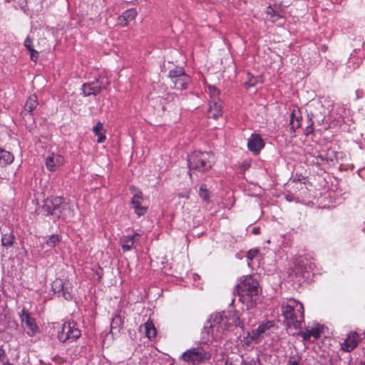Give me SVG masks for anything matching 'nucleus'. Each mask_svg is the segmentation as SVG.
I'll list each match as a JSON object with an SVG mask.
<instances>
[{
  "label": "nucleus",
  "instance_id": "48",
  "mask_svg": "<svg viewBox=\"0 0 365 365\" xmlns=\"http://www.w3.org/2000/svg\"><path fill=\"white\" fill-rule=\"evenodd\" d=\"M168 97L171 98L172 99H173L174 98V94H169Z\"/></svg>",
  "mask_w": 365,
  "mask_h": 365
},
{
  "label": "nucleus",
  "instance_id": "18",
  "mask_svg": "<svg viewBox=\"0 0 365 365\" xmlns=\"http://www.w3.org/2000/svg\"><path fill=\"white\" fill-rule=\"evenodd\" d=\"M135 236H139V234L135 233L132 235L123 236L120 238V245L124 252L129 251L133 247L135 243L134 238Z\"/></svg>",
  "mask_w": 365,
  "mask_h": 365
},
{
  "label": "nucleus",
  "instance_id": "13",
  "mask_svg": "<svg viewBox=\"0 0 365 365\" xmlns=\"http://www.w3.org/2000/svg\"><path fill=\"white\" fill-rule=\"evenodd\" d=\"M227 321V319L225 316L224 312L215 313L210 316V319L207 321V322L210 324L209 329H210L216 325H219L222 328H225Z\"/></svg>",
  "mask_w": 365,
  "mask_h": 365
},
{
  "label": "nucleus",
  "instance_id": "11",
  "mask_svg": "<svg viewBox=\"0 0 365 365\" xmlns=\"http://www.w3.org/2000/svg\"><path fill=\"white\" fill-rule=\"evenodd\" d=\"M63 163V158L61 155L52 153L46 158L45 165L49 171H55Z\"/></svg>",
  "mask_w": 365,
  "mask_h": 365
},
{
  "label": "nucleus",
  "instance_id": "32",
  "mask_svg": "<svg viewBox=\"0 0 365 365\" xmlns=\"http://www.w3.org/2000/svg\"><path fill=\"white\" fill-rule=\"evenodd\" d=\"M199 195L204 201H208L210 198L209 191L205 185L202 184L199 190Z\"/></svg>",
  "mask_w": 365,
  "mask_h": 365
},
{
  "label": "nucleus",
  "instance_id": "33",
  "mask_svg": "<svg viewBox=\"0 0 365 365\" xmlns=\"http://www.w3.org/2000/svg\"><path fill=\"white\" fill-rule=\"evenodd\" d=\"M287 365H303L301 356L298 354L289 356Z\"/></svg>",
  "mask_w": 365,
  "mask_h": 365
},
{
  "label": "nucleus",
  "instance_id": "5",
  "mask_svg": "<svg viewBox=\"0 0 365 365\" xmlns=\"http://www.w3.org/2000/svg\"><path fill=\"white\" fill-rule=\"evenodd\" d=\"M211 354L202 347L190 348L182 353L180 359L188 364L197 365L210 359Z\"/></svg>",
  "mask_w": 365,
  "mask_h": 365
},
{
  "label": "nucleus",
  "instance_id": "44",
  "mask_svg": "<svg viewBox=\"0 0 365 365\" xmlns=\"http://www.w3.org/2000/svg\"><path fill=\"white\" fill-rule=\"evenodd\" d=\"M313 132V126L312 125H310L307 127L306 128V135H309Z\"/></svg>",
  "mask_w": 365,
  "mask_h": 365
},
{
  "label": "nucleus",
  "instance_id": "23",
  "mask_svg": "<svg viewBox=\"0 0 365 365\" xmlns=\"http://www.w3.org/2000/svg\"><path fill=\"white\" fill-rule=\"evenodd\" d=\"M13 160L14 156L11 153L0 148V167H4Z\"/></svg>",
  "mask_w": 365,
  "mask_h": 365
},
{
  "label": "nucleus",
  "instance_id": "38",
  "mask_svg": "<svg viewBox=\"0 0 365 365\" xmlns=\"http://www.w3.org/2000/svg\"><path fill=\"white\" fill-rule=\"evenodd\" d=\"M230 319L232 320V323L235 327H242V322L238 317L232 315L231 317H230Z\"/></svg>",
  "mask_w": 365,
  "mask_h": 365
},
{
  "label": "nucleus",
  "instance_id": "50",
  "mask_svg": "<svg viewBox=\"0 0 365 365\" xmlns=\"http://www.w3.org/2000/svg\"><path fill=\"white\" fill-rule=\"evenodd\" d=\"M228 363H229V361H228V360H227L226 362H225V364L228 365Z\"/></svg>",
  "mask_w": 365,
  "mask_h": 365
},
{
  "label": "nucleus",
  "instance_id": "51",
  "mask_svg": "<svg viewBox=\"0 0 365 365\" xmlns=\"http://www.w3.org/2000/svg\"><path fill=\"white\" fill-rule=\"evenodd\" d=\"M328 341H329V343H328L329 345H331V343L329 342L330 339H329Z\"/></svg>",
  "mask_w": 365,
  "mask_h": 365
},
{
  "label": "nucleus",
  "instance_id": "43",
  "mask_svg": "<svg viewBox=\"0 0 365 365\" xmlns=\"http://www.w3.org/2000/svg\"><path fill=\"white\" fill-rule=\"evenodd\" d=\"M241 365H256L254 360L243 361Z\"/></svg>",
  "mask_w": 365,
  "mask_h": 365
},
{
  "label": "nucleus",
  "instance_id": "31",
  "mask_svg": "<svg viewBox=\"0 0 365 365\" xmlns=\"http://www.w3.org/2000/svg\"><path fill=\"white\" fill-rule=\"evenodd\" d=\"M250 334L251 335V339L253 340V342L256 344L261 342L264 337L263 334L259 331L257 328L256 329H253Z\"/></svg>",
  "mask_w": 365,
  "mask_h": 365
},
{
  "label": "nucleus",
  "instance_id": "24",
  "mask_svg": "<svg viewBox=\"0 0 365 365\" xmlns=\"http://www.w3.org/2000/svg\"><path fill=\"white\" fill-rule=\"evenodd\" d=\"M301 336L304 340H309L312 336L317 339L319 338V326L311 329H307L306 331L301 334Z\"/></svg>",
  "mask_w": 365,
  "mask_h": 365
},
{
  "label": "nucleus",
  "instance_id": "4",
  "mask_svg": "<svg viewBox=\"0 0 365 365\" xmlns=\"http://www.w3.org/2000/svg\"><path fill=\"white\" fill-rule=\"evenodd\" d=\"M214 163L211 153L195 151L188 155L187 165L190 170L205 172L209 170Z\"/></svg>",
  "mask_w": 365,
  "mask_h": 365
},
{
  "label": "nucleus",
  "instance_id": "37",
  "mask_svg": "<svg viewBox=\"0 0 365 365\" xmlns=\"http://www.w3.org/2000/svg\"><path fill=\"white\" fill-rule=\"evenodd\" d=\"M103 125L102 123L101 122H98L97 123V124L93 127V133L96 134V135H98L99 133H101V130H103Z\"/></svg>",
  "mask_w": 365,
  "mask_h": 365
},
{
  "label": "nucleus",
  "instance_id": "16",
  "mask_svg": "<svg viewBox=\"0 0 365 365\" xmlns=\"http://www.w3.org/2000/svg\"><path fill=\"white\" fill-rule=\"evenodd\" d=\"M142 200L143 197L141 192L135 194L131 200L133 208L134 209L135 214L138 216H142L147 212V207L141 205Z\"/></svg>",
  "mask_w": 365,
  "mask_h": 365
},
{
  "label": "nucleus",
  "instance_id": "45",
  "mask_svg": "<svg viewBox=\"0 0 365 365\" xmlns=\"http://www.w3.org/2000/svg\"><path fill=\"white\" fill-rule=\"evenodd\" d=\"M259 232H260V229H259V227H254V228L252 229V233H253V234H255V235H258V234H259Z\"/></svg>",
  "mask_w": 365,
  "mask_h": 365
},
{
  "label": "nucleus",
  "instance_id": "49",
  "mask_svg": "<svg viewBox=\"0 0 365 365\" xmlns=\"http://www.w3.org/2000/svg\"><path fill=\"white\" fill-rule=\"evenodd\" d=\"M3 365H10L9 363H4Z\"/></svg>",
  "mask_w": 365,
  "mask_h": 365
},
{
  "label": "nucleus",
  "instance_id": "2",
  "mask_svg": "<svg viewBox=\"0 0 365 365\" xmlns=\"http://www.w3.org/2000/svg\"><path fill=\"white\" fill-rule=\"evenodd\" d=\"M42 208L48 215H53L64 220H69L74 215L72 206L68 202H65L62 197H48L44 200Z\"/></svg>",
  "mask_w": 365,
  "mask_h": 365
},
{
  "label": "nucleus",
  "instance_id": "41",
  "mask_svg": "<svg viewBox=\"0 0 365 365\" xmlns=\"http://www.w3.org/2000/svg\"><path fill=\"white\" fill-rule=\"evenodd\" d=\"M243 342L245 343V344L247 346L250 345L252 342H253V340L251 339V335L250 334V333L248 334L247 336L244 337Z\"/></svg>",
  "mask_w": 365,
  "mask_h": 365
},
{
  "label": "nucleus",
  "instance_id": "26",
  "mask_svg": "<svg viewBox=\"0 0 365 365\" xmlns=\"http://www.w3.org/2000/svg\"><path fill=\"white\" fill-rule=\"evenodd\" d=\"M37 97L35 95L30 96L24 106V113H31L37 106Z\"/></svg>",
  "mask_w": 365,
  "mask_h": 365
},
{
  "label": "nucleus",
  "instance_id": "25",
  "mask_svg": "<svg viewBox=\"0 0 365 365\" xmlns=\"http://www.w3.org/2000/svg\"><path fill=\"white\" fill-rule=\"evenodd\" d=\"M143 327L145 329V336L149 339H154L156 336L157 331L153 322L148 321L147 322L143 324Z\"/></svg>",
  "mask_w": 365,
  "mask_h": 365
},
{
  "label": "nucleus",
  "instance_id": "29",
  "mask_svg": "<svg viewBox=\"0 0 365 365\" xmlns=\"http://www.w3.org/2000/svg\"><path fill=\"white\" fill-rule=\"evenodd\" d=\"M61 237L58 235H51L46 240L45 244L49 247H53L59 243Z\"/></svg>",
  "mask_w": 365,
  "mask_h": 365
},
{
  "label": "nucleus",
  "instance_id": "35",
  "mask_svg": "<svg viewBox=\"0 0 365 365\" xmlns=\"http://www.w3.org/2000/svg\"><path fill=\"white\" fill-rule=\"evenodd\" d=\"M209 91L212 100L217 99V96L219 95V91L214 86H209Z\"/></svg>",
  "mask_w": 365,
  "mask_h": 365
},
{
  "label": "nucleus",
  "instance_id": "9",
  "mask_svg": "<svg viewBox=\"0 0 365 365\" xmlns=\"http://www.w3.org/2000/svg\"><path fill=\"white\" fill-rule=\"evenodd\" d=\"M360 336L356 331H350L344 342L341 344V349L350 352L353 351L360 341Z\"/></svg>",
  "mask_w": 365,
  "mask_h": 365
},
{
  "label": "nucleus",
  "instance_id": "20",
  "mask_svg": "<svg viewBox=\"0 0 365 365\" xmlns=\"http://www.w3.org/2000/svg\"><path fill=\"white\" fill-rule=\"evenodd\" d=\"M123 326V319L119 313L116 314L110 323L111 333H119Z\"/></svg>",
  "mask_w": 365,
  "mask_h": 365
},
{
  "label": "nucleus",
  "instance_id": "39",
  "mask_svg": "<svg viewBox=\"0 0 365 365\" xmlns=\"http://www.w3.org/2000/svg\"><path fill=\"white\" fill-rule=\"evenodd\" d=\"M330 334H331V332L329 331V329L327 327H325L324 325H321V335L324 334V337L327 339L329 337V335Z\"/></svg>",
  "mask_w": 365,
  "mask_h": 365
},
{
  "label": "nucleus",
  "instance_id": "36",
  "mask_svg": "<svg viewBox=\"0 0 365 365\" xmlns=\"http://www.w3.org/2000/svg\"><path fill=\"white\" fill-rule=\"evenodd\" d=\"M259 253V250L257 249H252L248 251L247 253V257L250 260H252L253 258Z\"/></svg>",
  "mask_w": 365,
  "mask_h": 365
},
{
  "label": "nucleus",
  "instance_id": "27",
  "mask_svg": "<svg viewBox=\"0 0 365 365\" xmlns=\"http://www.w3.org/2000/svg\"><path fill=\"white\" fill-rule=\"evenodd\" d=\"M274 327V323L272 321H268L266 323L260 324L257 329L261 331L264 336L270 334L269 330Z\"/></svg>",
  "mask_w": 365,
  "mask_h": 365
},
{
  "label": "nucleus",
  "instance_id": "40",
  "mask_svg": "<svg viewBox=\"0 0 365 365\" xmlns=\"http://www.w3.org/2000/svg\"><path fill=\"white\" fill-rule=\"evenodd\" d=\"M257 83V80L255 78H252L250 79L249 81L246 82L245 85L247 86L248 87H252V86H256Z\"/></svg>",
  "mask_w": 365,
  "mask_h": 365
},
{
  "label": "nucleus",
  "instance_id": "8",
  "mask_svg": "<svg viewBox=\"0 0 365 365\" xmlns=\"http://www.w3.org/2000/svg\"><path fill=\"white\" fill-rule=\"evenodd\" d=\"M52 289L54 293H58L66 300H71L72 295L69 291L70 287L68 283H65L62 279H56L52 284Z\"/></svg>",
  "mask_w": 365,
  "mask_h": 365
},
{
  "label": "nucleus",
  "instance_id": "19",
  "mask_svg": "<svg viewBox=\"0 0 365 365\" xmlns=\"http://www.w3.org/2000/svg\"><path fill=\"white\" fill-rule=\"evenodd\" d=\"M173 83V88L183 90L187 88V84L190 82V77L188 75L182 76L171 81Z\"/></svg>",
  "mask_w": 365,
  "mask_h": 365
},
{
  "label": "nucleus",
  "instance_id": "7",
  "mask_svg": "<svg viewBox=\"0 0 365 365\" xmlns=\"http://www.w3.org/2000/svg\"><path fill=\"white\" fill-rule=\"evenodd\" d=\"M21 318V326L26 334L31 336L35 335L38 331L35 319L31 316V314L26 308H24L21 313H19Z\"/></svg>",
  "mask_w": 365,
  "mask_h": 365
},
{
  "label": "nucleus",
  "instance_id": "12",
  "mask_svg": "<svg viewBox=\"0 0 365 365\" xmlns=\"http://www.w3.org/2000/svg\"><path fill=\"white\" fill-rule=\"evenodd\" d=\"M209 118L217 119L222 115V103L220 99L212 100L207 110Z\"/></svg>",
  "mask_w": 365,
  "mask_h": 365
},
{
  "label": "nucleus",
  "instance_id": "34",
  "mask_svg": "<svg viewBox=\"0 0 365 365\" xmlns=\"http://www.w3.org/2000/svg\"><path fill=\"white\" fill-rule=\"evenodd\" d=\"M337 67L338 65L336 62L327 59V62L326 63V68L327 71H331V73H333L337 69Z\"/></svg>",
  "mask_w": 365,
  "mask_h": 365
},
{
  "label": "nucleus",
  "instance_id": "3",
  "mask_svg": "<svg viewBox=\"0 0 365 365\" xmlns=\"http://www.w3.org/2000/svg\"><path fill=\"white\" fill-rule=\"evenodd\" d=\"M292 303V304H282L281 309L287 326L297 330L301 328V324L304 322V307L302 303L295 300Z\"/></svg>",
  "mask_w": 365,
  "mask_h": 365
},
{
  "label": "nucleus",
  "instance_id": "42",
  "mask_svg": "<svg viewBox=\"0 0 365 365\" xmlns=\"http://www.w3.org/2000/svg\"><path fill=\"white\" fill-rule=\"evenodd\" d=\"M97 135H98L97 142L98 143H102V142H103L105 140L106 136L102 133H99Z\"/></svg>",
  "mask_w": 365,
  "mask_h": 365
},
{
  "label": "nucleus",
  "instance_id": "1",
  "mask_svg": "<svg viewBox=\"0 0 365 365\" xmlns=\"http://www.w3.org/2000/svg\"><path fill=\"white\" fill-rule=\"evenodd\" d=\"M258 282L251 276H246L240 283L236 285L240 300L246 304L248 309L255 307L258 299Z\"/></svg>",
  "mask_w": 365,
  "mask_h": 365
},
{
  "label": "nucleus",
  "instance_id": "21",
  "mask_svg": "<svg viewBox=\"0 0 365 365\" xmlns=\"http://www.w3.org/2000/svg\"><path fill=\"white\" fill-rule=\"evenodd\" d=\"M24 46L30 53V58L32 61L36 62L38 58V52L34 49L33 41L30 37H27L24 41Z\"/></svg>",
  "mask_w": 365,
  "mask_h": 365
},
{
  "label": "nucleus",
  "instance_id": "6",
  "mask_svg": "<svg viewBox=\"0 0 365 365\" xmlns=\"http://www.w3.org/2000/svg\"><path fill=\"white\" fill-rule=\"evenodd\" d=\"M81 335V330L76 327L74 322H65L61 330L58 333V339L64 343H71L76 341Z\"/></svg>",
  "mask_w": 365,
  "mask_h": 365
},
{
  "label": "nucleus",
  "instance_id": "10",
  "mask_svg": "<svg viewBox=\"0 0 365 365\" xmlns=\"http://www.w3.org/2000/svg\"><path fill=\"white\" fill-rule=\"evenodd\" d=\"M264 146V140L258 134H252L248 140V149L255 153H258Z\"/></svg>",
  "mask_w": 365,
  "mask_h": 365
},
{
  "label": "nucleus",
  "instance_id": "17",
  "mask_svg": "<svg viewBox=\"0 0 365 365\" xmlns=\"http://www.w3.org/2000/svg\"><path fill=\"white\" fill-rule=\"evenodd\" d=\"M297 114H299V111H296L294 110L291 113V118L289 120L291 137L294 136V133L295 132L296 129L301 126V121L302 118L299 115Z\"/></svg>",
  "mask_w": 365,
  "mask_h": 365
},
{
  "label": "nucleus",
  "instance_id": "22",
  "mask_svg": "<svg viewBox=\"0 0 365 365\" xmlns=\"http://www.w3.org/2000/svg\"><path fill=\"white\" fill-rule=\"evenodd\" d=\"M136 15L137 11L135 9H130L126 10L119 18L120 21L123 20L124 21V23L120 21V24H122L123 26H126L129 21H133L135 18Z\"/></svg>",
  "mask_w": 365,
  "mask_h": 365
},
{
  "label": "nucleus",
  "instance_id": "30",
  "mask_svg": "<svg viewBox=\"0 0 365 365\" xmlns=\"http://www.w3.org/2000/svg\"><path fill=\"white\" fill-rule=\"evenodd\" d=\"M185 75L187 74L184 72V69L182 68L179 67L176 68L175 69L170 71L168 76L172 81L174 78H178Z\"/></svg>",
  "mask_w": 365,
  "mask_h": 365
},
{
  "label": "nucleus",
  "instance_id": "15",
  "mask_svg": "<svg viewBox=\"0 0 365 365\" xmlns=\"http://www.w3.org/2000/svg\"><path fill=\"white\" fill-rule=\"evenodd\" d=\"M305 259L302 257L297 258L293 262V272L297 275H302L305 277H309V271L307 270V267L305 266Z\"/></svg>",
  "mask_w": 365,
  "mask_h": 365
},
{
  "label": "nucleus",
  "instance_id": "46",
  "mask_svg": "<svg viewBox=\"0 0 365 365\" xmlns=\"http://www.w3.org/2000/svg\"><path fill=\"white\" fill-rule=\"evenodd\" d=\"M5 353L4 351L0 348V362L3 361V358L4 357Z\"/></svg>",
  "mask_w": 365,
  "mask_h": 365
},
{
  "label": "nucleus",
  "instance_id": "14",
  "mask_svg": "<svg viewBox=\"0 0 365 365\" xmlns=\"http://www.w3.org/2000/svg\"><path fill=\"white\" fill-rule=\"evenodd\" d=\"M83 93L85 96L97 95L101 93L102 87L98 80L90 83H84L82 86Z\"/></svg>",
  "mask_w": 365,
  "mask_h": 365
},
{
  "label": "nucleus",
  "instance_id": "28",
  "mask_svg": "<svg viewBox=\"0 0 365 365\" xmlns=\"http://www.w3.org/2000/svg\"><path fill=\"white\" fill-rule=\"evenodd\" d=\"M14 236L12 233H6L2 235L1 244L4 247H11L14 243Z\"/></svg>",
  "mask_w": 365,
  "mask_h": 365
},
{
  "label": "nucleus",
  "instance_id": "47",
  "mask_svg": "<svg viewBox=\"0 0 365 365\" xmlns=\"http://www.w3.org/2000/svg\"><path fill=\"white\" fill-rule=\"evenodd\" d=\"M327 49V47L326 46H321V50H322L323 51H326Z\"/></svg>",
  "mask_w": 365,
  "mask_h": 365
}]
</instances>
